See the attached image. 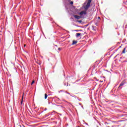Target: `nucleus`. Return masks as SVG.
Masks as SVG:
<instances>
[{
  "instance_id": "nucleus-1",
  "label": "nucleus",
  "mask_w": 127,
  "mask_h": 127,
  "mask_svg": "<svg viewBox=\"0 0 127 127\" xmlns=\"http://www.w3.org/2000/svg\"><path fill=\"white\" fill-rule=\"evenodd\" d=\"M86 1L87 2V3L86 5L84 6V8L85 10H88L90 6H91V2H92V0H86Z\"/></svg>"
},
{
  "instance_id": "nucleus-2",
  "label": "nucleus",
  "mask_w": 127,
  "mask_h": 127,
  "mask_svg": "<svg viewBox=\"0 0 127 127\" xmlns=\"http://www.w3.org/2000/svg\"><path fill=\"white\" fill-rule=\"evenodd\" d=\"M74 17H75L76 19H80V18H82V17L81 16H78L77 15H74Z\"/></svg>"
},
{
  "instance_id": "nucleus-3",
  "label": "nucleus",
  "mask_w": 127,
  "mask_h": 127,
  "mask_svg": "<svg viewBox=\"0 0 127 127\" xmlns=\"http://www.w3.org/2000/svg\"><path fill=\"white\" fill-rule=\"evenodd\" d=\"M125 84H126V81L125 80H124L120 84L119 88H120V87H122V86H124V85H125Z\"/></svg>"
},
{
  "instance_id": "nucleus-4",
  "label": "nucleus",
  "mask_w": 127,
  "mask_h": 127,
  "mask_svg": "<svg viewBox=\"0 0 127 127\" xmlns=\"http://www.w3.org/2000/svg\"><path fill=\"white\" fill-rule=\"evenodd\" d=\"M79 14H80V15H82V14H86V11H81V12H80L79 13Z\"/></svg>"
},
{
  "instance_id": "nucleus-5",
  "label": "nucleus",
  "mask_w": 127,
  "mask_h": 127,
  "mask_svg": "<svg viewBox=\"0 0 127 127\" xmlns=\"http://www.w3.org/2000/svg\"><path fill=\"white\" fill-rule=\"evenodd\" d=\"M77 41L73 40L72 45H75V44H77Z\"/></svg>"
},
{
  "instance_id": "nucleus-6",
  "label": "nucleus",
  "mask_w": 127,
  "mask_h": 127,
  "mask_svg": "<svg viewBox=\"0 0 127 127\" xmlns=\"http://www.w3.org/2000/svg\"><path fill=\"white\" fill-rule=\"evenodd\" d=\"M92 29L94 31H96L97 30V27L93 26H92Z\"/></svg>"
},
{
  "instance_id": "nucleus-7",
  "label": "nucleus",
  "mask_w": 127,
  "mask_h": 127,
  "mask_svg": "<svg viewBox=\"0 0 127 127\" xmlns=\"http://www.w3.org/2000/svg\"><path fill=\"white\" fill-rule=\"evenodd\" d=\"M76 37H79V36H80V35H81V33H77L76 34Z\"/></svg>"
},
{
  "instance_id": "nucleus-8",
  "label": "nucleus",
  "mask_w": 127,
  "mask_h": 127,
  "mask_svg": "<svg viewBox=\"0 0 127 127\" xmlns=\"http://www.w3.org/2000/svg\"><path fill=\"white\" fill-rule=\"evenodd\" d=\"M122 53L125 54L126 53V48H125L122 52Z\"/></svg>"
},
{
  "instance_id": "nucleus-9",
  "label": "nucleus",
  "mask_w": 127,
  "mask_h": 127,
  "mask_svg": "<svg viewBox=\"0 0 127 127\" xmlns=\"http://www.w3.org/2000/svg\"><path fill=\"white\" fill-rule=\"evenodd\" d=\"M48 97V95L47 94H45V99H47V97Z\"/></svg>"
},
{
  "instance_id": "nucleus-10",
  "label": "nucleus",
  "mask_w": 127,
  "mask_h": 127,
  "mask_svg": "<svg viewBox=\"0 0 127 127\" xmlns=\"http://www.w3.org/2000/svg\"><path fill=\"white\" fill-rule=\"evenodd\" d=\"M77 22H79V23H82V20H77Z\"/></svg>"
},
{
  "instance_id": "nucleus-11",
  "label": "nucleus",
  "mask_w": 127,
  "mask_h": 127,
  "mask_svg": "<svg viewBox=\"0 0 127 127\" xmlns=\"http://www.w3.org/2000/svg\"><path fill=\"white\" fill-rule=\"evenodd\" d=\"M34 83V80L32 81V82H31V85H32Z\"/></svg>"
},
{
  "instance_id": "nucleus-12",
  "label": "nucleus",
  "mask_w": 127,
  "mask_h": 127,
  "mask_svg": "<svg viewBox=\"0 0 127 127\" xmlns=\"http://www.w3.org/2000/svg\"><path fill=\"white\" fill-rule=\"evenodd\" d=\"M70 4H73V1L70 2Z\"/></svg>"
},
{
  "instance_id": "nucleus-13",
  "label": "nucleus",
  "mask_w": 127,
  "mask_h": 127,
  "mask_svg": "<svg viewBox=\"0 0 127 127\" xmlns=\"http://www.w3.org/2000/svg\"><path fill=\"white\" fill-rule=\"evenodd\" d=\"M58 50H61V48H59Z\"/></svg>"
},
{
  "instance_id": "nucleus-14",
  "label": "nucleus",
  "mask_w": 127,
  "mask_h": 127,
  "mask_svg": "<svg viewBox=\"0 0 127 127\" xmlns=\"http://www.w3.org/2000/svg\"><path fill=\"white\" fill-rule=\"evenodd\" d=\"M100 82H101V83H103V81L102 80H100Z\"/></svg>"
},
{
  "instance_id": "nucleus-15",
  "label": "nucleus",
  "mask_w": 127,
  "mask_h": 127,
  "mask_svg": "<svg viewBox=\"0 0 127 127\" xmlns=\"http://www.w3.org/2000/svg\"><path fill=\"white\" fill-rule=\"evenodd\" d=\"M98 19H101V18L100 17H99Z\"/></svg>"
},
{
  "instance_id": "nucleus-16",
  "label": "nucleus",
  "mask_w": 127,
  "mask_h": 127,
  "mask_svg": "<svg viewBox=\"0 0 127 127\" xmlns=\"http://www.w3.org/2000/svg\"><path fill=\"white\" fill-rule=\"evenodd\" d=\"M96 25L98 26V23H96Z\"/></svg>"
},
{
  "instance_id": "nucleus-17",
  "label": "nucleus",
  "mask_w": 127,
  "mask_h": 127,
  "mask_svg": "<svg viewBox=\"0 0 127 127\" xmlns=\"http://www.w3.org/2000/svg\"><path fill=\"white\" fill-rule=\"evenodd\" d=\"M112 123H115V121H113Z\"/></svg>"
},
{
  "instance_id": "nucleus-18",
  "label": "nucleus",
  "mask_w": 127,
  "mask_h": 127,
  "mask_svg": "<svg viewBox=\"0 0 127 127\" xmlns=\"http://www.w3.org/2000/svg\"><path fill=\"white\" fill-rule=\"evenodd\" d=\"M24 47H25L26 45H24Z\"/></svg>"
},
{
  "instance_id": "nucleus-19",
  "label": "nucleus",
  "mask_w": 127,
  "mask_h": 127,
  "mask_svg": "<svg viewBox=\"0 0 127 127\" xmlns=\"http://www.w3.org/2000/svg\"><path fill=\"white\" fill-rule=\"evenodd\" d=\"M77 127H80L78 126Z\"/></svg>"
}]
</instances>
